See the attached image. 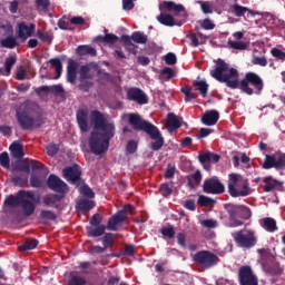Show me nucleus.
<instances>
[{
  "instance_id": "nucleus-1",
  "label": "nucleus",
  "mask_w": 285,
  "mask_h": 285,
  "mask_svg": "<svg viewBox=\"0 0 285 285\" xmlns=\"http://www.w3.org/2000/svg\"><path fill=\"white\" fill-rule=\"evenodd\" d=\"M210 75L216 81L226 83L227 88L240 90L249 97H252V95H262L264 90V79H262L259 75L248 71L245 73V77L239 80V71L233 67L230 68V65L222 59L217 60Z\"/></svg>"
},
{
  "instance_id": "nucleus-2",
  "label": "nucleus",
  "mask_w": 285,
  "mask_h": 285,
  "mask_svg": "<svg viewBox=\"0 0 285 285\" xmlns=\"http://www.w3.org/2000/svg\"><path fill=\"white\" fill-rule=\"evenodd\" d=\"M94 124V130L89 137V148L94 155H104L110 148V139L115 137V124L108 121L106 116L99 110H92L90 114Z\"/></svg>"
},
{
  "instance_id": "nucleus-3",
  "label": "nucleus",
  "mask_w": 285,
  "mask_h": 285,
  "mask_svg": "<svg viewBox=\"0 0 285 285\" xmlns=\"http://www.w3.org/2000/svg\"><path fill=\"white\" fill-rule=\"evenodd\" d=\"M128 121L130 126H132L134 130H141L142 132H146V135H148L150 139L154 140V142L150 144L151 150L157 153L161 150V148H164V144L166 140L164 139V136H161V131H159V128H157V126L141 118L139 114H129Z\"/></svg>"
},
{
  "instance_id": "nucleus-4",
  "label": "nucleus",
  "mask_w": 285,
  "mask_h": 285,
  "mask_svg": "<svg viewBox=\"0 0 285 285\" xmlns=\"http://www.w3.org/2000/svg\"><path fill=\"white\" fill-rule=\"evenodd\" d=\"M225 210L228 213L229 228L244 226V220L242 219H250V217H253V212H250V208L245 205L226 204Z\"/></svg>"
},
{
  "instance_id": "nucleus-5",
  "label": "nucleus",
  "mask_w": 285,
  "mask_h": 285,
  "mask_svg": "<svg viewBox=\"0 0 285 285\" xmlns=\"http://www.w3.org/2000/svg\"><path fill=\"white\" fill-rule=\"evenodd\" d=\"M228 193L230 197H248L250 195V186L248 180L239 174H229Z\"/></svg>"
},
{
  "instance_id": "nucleus-6",
  "label": "nucleus",
  "mask_w": 285,
  "mask_h": 285,
  "mask_svg": "<svg viewBox=\"0 0 285 285\" xmlns=\"http://www.w3.org/2000/svg\"><path fill=\"white\" fill-rule=\"evenodd\" d=\"M30 115H32V105L30 102L22 104L16 110V118L22 130H31L35 126V118Z\"/></svg>"
},
{
  "instance_id": "nucleus-7",
  "label": "nucleus",
  "mask_w": 285,
  "mask_h": 285,
  "mask_svg": "<svg viewBox=\"0 0 285 285\" xmlns=\"http://www.w3.org/2000/svg\"><path fill=\"white\" fill-rule=\"evenodd\" d=\"M232 237L238 248H253L257 244V236L253 229H240L233 233Z\"/></svg>"
},
{
  "instance_id": "nucleus-8",
  "label": "nucleus",
  "mask_w": 285,
  "mask_h": 285,
  "mask_svg": "<svg viewBox=\"0 0 285 285\" xmlns=\"http://www.w3.org/2000/svg\"><path fill=\"white\" fill-rule=\"evenodd\" d=\"M26 193L31 194V196L22 195L20 200V208L24 217H30L35 215V210H37V204L41 200V198L36 196L32 190H26Z\"/></svg>"
},
{
  "instance_id": "nucleus-9",
  "label": "nucleus",
  "mask_w": 285,
  "mask_h": 285,
  "mask_svg": "<svg viewBox=\"0 0 285 285\" xmlns=\"http://www.w3.org/2000/svg\"><path fill=\"white\" fill-rule=\"evenodd\" d=\"M203 193H206V195H224L226 187L219 180V177L213 176L204 180Z\"/></svg>"
},
{
  "instance_id": "nucleus-10",
  "label": "nucleus",
  "mask_w": 285,
  "mask_h": 285,
  "mask_svg": "<svg viewBox=\"0 0 285 285\" xmlns=\"http://www.w3.org/2000/svg\"><path fill=\"white\" fill-rule=\"evenodd\" d=\"M195 264L203 266V268H213V266H217V255H215L210 250H200L194 255Z\"/></svg>"
},
{
  "instance_id": "nucleus-11",
  "label": "nucleus",
  "mask_w": 285,
  "mask_h": 285,
  "mask_svg": "<svg viewBox=\"0 0 285 285\" xmlns=\"http://www.w3.org/2000/svg\"><path fill=\"white\" fill-rule=\"evenodd\" d=\"M238 278L240 285H259L257 276L253 273V268L248 265L238 269Z\"/></svg>"
},
{
  "instance_id": "nucleus-12",
  "label": "nucleus",
  "mask_w": 285,
  "mask_h": 285,
  "mask_svg": "<svg viewBox=\"0 0 285 285\" xmlns=\"http://www.w3.org/2000/svg\"><path fill=\"white\" fill-rule=\"evenodd\" d=\"M263 168L264 170H271V168H276V170H279L285 168V160H283V158L277 154L266 155L263 163Z\"/></svg>"
},
{
  "instance_id": "nucleus-13",
  "label": "nucleus",
  "mask_w": 285,
  "mask_h": 285,
  "mask_svg": "<svg viewBox=\"0 0 285 285\" xmlns=\"http://www.w3.org/2000/svg\"><path fill=\"white\" fill-rule=\"evenodd\" d=\"M62 177L67 179V181H71V184H77V181H81V167H79V165L77 164L66 167L62 170Z\"/></svg>"
},
{
  "instance_id": "nucleus-14",
  "label": "nucleus",
  "mask_w": 285,
  "mask_h": 285,
  "mask_svg": "<svg viewBox=\"0 0 285 285\" xmlns=\"http://www.w3.org/2000/svg\"><path fill=\"white\" fill-rule=\"evenodd\" d=\"M47 186L55 193H66L68 190V184L63 181L59 176L51 174L47 179Z\"/></svg>"
},
{
  "instance_id": "nucleus-15",
  "label": "nucleus",
  "mask_w": 285,
  "mask_h": 285,
  "mask_svg": "<svg viewBox=\"0 0 285 285\" xmlns=\"http://www.w3.org/2000/svg\"><path fill=\"white\" fill-rule=\"evenodd\" d=\"M127 99H129V101H135L136 104H139V106L148 104V96L146 95V92H144V90L137 87L130 88L127 91Z\"/></svg>"
},
{
  "instance_id": "nucleus-16",
  "label": "nucleus",
  "mask_w": 285,
  "mask_h": 285,
  "mask_svg": "<svg viewBox=\"0 0 285 285\" xmlns=\"http://www.w3.org/2000/svg\"><path fill=\"white\" fill-rule=\"evenodd\" d=\"M222 159L219 154L213 151H207L198 155V161L204 165L205 170H210V165L207 164H217Z\"/></svg>"
},
{
  "instance_id": "nucleus-17",
  "label": "nucleus",
  "mask_w": 285,
  "mask_h": 285,
  "mask_svg": "<svg viewBox=\"0 0 285 285\" xmlns=\"http://www.w3.org/2000/svg\"><path fill=\"white\" fill-rule=\"evenodd\" d=\"M88 109L80 107L76 112L77 124L81 132H88Z\"/></svg>"
},
{
  "instance_id": "nucleus-18",
  "label": "nucleus",
  "mask_w": 285,
  "mask_h": 285,
  "mask_svg": "<svg viewBox=\"0 0 285 285\" xmlns=\"http://www.w3.org/2000/svg\"><path fill=\"white\" fill-rule=\"evenodd\" d=\"M127 219L128 217L126 216V212L119 210L108 219L107 229L117 230V226H119V224H124Z\"/></svg>"
},
{
  "instance_id": "nucleus-19",
  "label": "nucleus",
  "mask_w": 285,
  "mask_h": 285,
  "mask_svg": "<svg viewBox=\"0 0 285 285\" xmlns=\"http://www.w3.org/2000/svg\"><path fill=\"white\" fill-rule=\"evenodd\" d=\"M23 195H27L28 197H31V194L26 193V190L21 189L17 193V195H10L4 199V206H10L11 208H17V206H20L21 199Z\"/></svg>"
},
{
  "instance_id": "nucleus-20",
  "label": "nucleus",
  "mask_w": 285,
  "mask_h": 285,
  "mask_svg": "<svg viewBox=\"0 0 285 285\" xmlns=\"http://www.w3.org/2000/svg\"><path fill=\"white\" fill-rule=\"evenodd\" d=\"M159 10H167V12H173L175 17H177L180 12H185L186 8H184L183 4H177L173 1H164L160 4Z\"/></svg>"
},
{
  "instance_id": "nucleus-21",
  "label": "nucleus",
  "mask_w": 285,
  "mask_h": 285,
  "mask_svg": "<svg viewBox=\"0 0 285 285\" xmlns=\"http://www.w3.org/2000/svg\"><path fill=\"white\" fill-rule=\"evenodd\" d=\"M35 28H36L35 23H31L30 26H28L26 24V22H21L18 29L19 39H22V41H26L28 37H32V35H35Z\"/></svg>"
},
{
  "instance_id": "nucleus-22",
  "label": "nucleus",
  "mask_w": 285,
  "mask_h": 285,
  "mask_svg": "<svg viewBox=\"0 0 285 285\" xmlns=\"http://www.w3.org/2000/svg\"><path fill=\"white\" fill-rule=\"evenodd\" d=\"M77 68H79V62L69 59L67 65V81L69 83H76L77 81Z\"/></svg>"
},
{
  "instance_id": "nucleus-23",
  "label": "nucleus",
  "mask_w": 285,
  "mask_h": 285,
  "mask_svg": "<svg viewBox=\"0 0 285 285\" xmlns=\"http://www.w3.org/2000/svg\"><path fill=\"white\" fill-rule=\"evenodd\" d=\"M36 95L41 97V92H51V95H62L65 92L63 86L61 85H53V86H41L35 89Z\"/></svg>"
},
{
  "instance_id": "nucleus-24",
  "label": "nucleus",
  "mask_w": 285,
  "mask_h": 285,
  "mask_svg": "<svg viewBox=\"0 0 285 285\" xmlns=\"http://www.w3.org/2000/svg\"><path fill=\"white\" fill-rule=\"evenodd\" d=\"M219 121V111L212 109L206 111L202 117V122L205 126H215Z\"/></svg>"
},
{
  "instance_id": "nucleus-25",
  "label": "nucleus",
  "mask_w": 285,
  "mask_h": 285,
  "mask_svg": "<svg viewBox=\"0 0 285 285\" xmlns=\"http://www.w3.org/2000/svg\"><path fill=\"white\" fill-rule=\"evenodd\" d=\"M107 228L106 225L86 226L87 237H101V235H106Z\"/></svg>"
},
{
  "instance_id": "nucleus-26",
  "label": "nucleus",
  "mask_w": 285,
  "mask_h": 285,
  "mask_svg": "<svg viewBox=\"0 0 285 285\" xmlns=\"http://www.w3.org/2000/svg\"><path fill=\"white\" fill-rule=\"evenodd\" d=\"M232 12L235 14V17H244L246 12H247V17H255V14H257V12L242 4H234L232 7Z\"/></svg>"
},
{
  "instance_id": "nucleus-27",
  "label": "nucleus",
  "mask_w": 285,
  "mask_h": 285,
  "mask_svg": "<svg viewBox=\"0 0 285 285\" xmlns=\"http://www.w3.org/2000/svg\"><path fill=\"white\" fill-rule=\"evenodd\" d=\"M179 128H181V121H179V118H177V115L168 114L167 115V129L170 132H175V130H179Z\"/></svg>"
},
{
  "instance_id": "nucleus-28",
  "label": "nucleus",
  "mask_w": 285,
  "mask_h": 285,
  "mask_svg": "<svg viewBox=\"0 0 285 285\" xmlns=\"http://www.w3.org/2000/svg\"><path fill=\"white\" fill-rule=\"evenodd\" d=\"M120 41H121V43H122V46H124V48H125V50H127V52H130L131 55H137V45H135V43H132L131 41H130V36H128V35H122L121 37H120Z\"/></svg>"
},
{
  "instance_id": "nucleus-29",
  "label": "nucleus",
  "mask_w": 285,
  "mask_h": 285,
  "mask_svg": "<svg viewBox=\"0 0 285 285\" xmlns=\"http://www.w3.org/2000/svg\"><path fill=\"white\" fill-rule=\"evenodd\" d=\"M129 38L131 42L134 41V43H139L140 46L148 43V36L142 31H134Z\"/></svg>"
},
{
  "instance_id": "nucleus-30",
  "label": "nucleus",
  "mask_w": 285,
  "mask_h": 285,
  "mask_svg": "<svg viewBox=\"0 0 285 285\" xmlns=\"http://www.w3.org/2000/svg\"><path fill=\"white\" fill-rule=\"evenodd\" d=\"M263 223H261L262 228L267 230V233H275L277 230V220L274 218L267 217L262 219Z\"/></svg>"
},
{
  "instance_id": "nucleus-31",
  "label": "nucleus",
  "mask_w": 285,
  "mask_h": 285,
  "mask_svg": "<svg viewBox=\"0 0 285 285\" xmlns=\"http://www.w3.org/2000/svg\"><path fill=\"white\" fill-rule=\"evenodd\" d=\"M92 208H95V202L86 198L78 200L76 205L77 210H82L85 213L92 210Z\"/></svg>"
},
{
  "instance_id": "nucleus-32",
  "label": "nucleus",
  "mask_w": 285,
  "mask_h": 285,
  "mask_svg": "<svg viewBox=\"0 0 285 285\" xmlns=\"http://www.w3.org/2000/svg\"><path fill=\"white\" fill-rule=\"evenodd\" d=\"M189 188H197L202 184V171L196 170L187 177Z\"/></svg>"
},
{
  "instance_id": "nucleus-33",
  "label": "nucleus",
  "mask_w": 285,
  "mask_h": 285,
  "mask_svg": "<svg viewBox=\"0 0 285 285\" xmlns=\"http://www.w3.org/2000/svg\"><path fill=\"white\" fill-rule=\"evenodd\" d=\"M9 149L11 151L12 157H14V159H21L24 155L23 145L19 142H12Z\"/></svg>"
},
{
  "instance_id": "nucleus-34",
  "label": "nucleus",
  "mask_w": 285,
  "mask_h": 285,
  "mask_svg": "<svg viewBox=\"0 0 285 285\" xmlns=\"http://www.w3.org/2000/svg\"><path fill=\"white\" fill-rule=\"evenodd\" d=\"M39 246V240L32 238L27 239L22 245L18 246L20 253H26V250H35Z\"/></svg>"
},
{
  "instance_id": "nucleus-35",
  "label": "nucleus",
  "mask_w": 285,
  "mask_h": 285,
  "mask_svg": "<svg viewBox=\"0 0 285 285\" xmlns=\"http://www.w3.org/2000/svg\"><path fill=\"white\" fill-rule=\"evenodd\" d=\"M157 21L160 22L161 26H167L168 28L175 26V18L168 13H160L157 16Z\"/></svg>"
},
{
  "instance_id": "nucleus-36",
  "label": "nucleus",
  "mask_w": 285,
  "mask_h": 285,
  "mask_svg": "<svg viewBox=\"0 0 285 285\" xmlns=\"http://www.w3.org/2000/svg\"><path fill=\"white\" fill-rule=\"evenodd\" d=\"M194 87H196V90H198L202 97H208V88H210V85H208V82H206L205 80L194 81Z\"/></svg>"
},
{
  "instance_id": "nucleus-37",
  "label": "nucleus",
  "mask_w": 285,
  "mask_h": 285,
  "mask_svg": "<svg viewBox=\"0 0 285 285\" xmlns=\"http://www.w3.org/2000/svg\"><path fill=\"white\" fill-rule=\"evenodd\" d=\"M263 183L265 184L263 186L265 193H271L274 188H277V186H282V184L278 180H273L272 177H265L263 179Z\"/></svg>"
},
{
  "instance_id": "nucleus-38",
  "label": "nucleus",
  "mask_w": 285,
  "mask_h": 285,
  "mask_svg": "<svg viewBox=\"0 0 285 285\" xmlns=\"http://www.w3.org/2000/svg\"><path fill=\"white\" fill-rule=\"evenodd\" d=\"M49 63L51 68H55L56 70V79H59L61 77V72H63V63L61 62V59L52 58L49 60Z\"/></svg>"
},
{
  "instance_id": "nucleus-39",
  "label": "nucleus",
  "mask_w": 285,
  "mask_h": 285,
  "mask_svg": "<svg viewBox=\"0 0 285 285\" xmlns=\"http://www.w3.org/2000/svg\"><path fill=\"white\" fill-rule=\"evenodd\" d=\"M49 63L51 68H55L56 70V79H59L61 77V72H63V63L61 62V59L52 58L49 60Z\"/></svg>"
},
{
  "instance_id": "nucleus-40",
  "label": "nucleus",
  "mask_w": 285,
  "mask_h": 285,
  "mask_svg": "<svg viewBox=\"0 0 285 285\" xmlns=\"http://www.w3.org/2000/svg\"><path fill=\"white\" fill-rule=\"evenodd\" d=\"M0 43L2 48H9V50H13V48H17L19 46L14 36H8L7 38L2 39Z\"/></svg>"
},
{
  "instance_id": "nucleus-41",
  "label": "nucleus",
  "mask_w": 285,
  "mask_h": 285,
  "mask_svg": "<svg viewBox=\"0 0 285 285\" xmlns=\"http://www.w3.org/2000/svg\"><path fill=\"white\" fill-rule=\"evenodd\" d=\"M197 204L199 206H202L203 208H208V206H213V204H217V202H215V199H213L208 196L199 195Z\"/></svg>"
},
{
  "instance_id": "nucleus-42",
  "label": "nucleus",
  "mask_w": 285,
  "mask_h": 285,
  "mask_svg": "<svg viewBox=\"0 0 285 285\" xmlns=\"http://www.w3.org/2000/svg\"><path fill=\"white\" fill-rule=\"evenodd\" d=\"M57 202H61V196L57 194H48L43 197V204L46 206H53Z\"/></svg>"
},
{
  "instance_id": "nucleus-43",
  "label": "nucleus",
  "mask_w": 285,
  "mask_h": 285,
  "mask_svg": "<svg viewBox=\"0 0 285 285\" xmlns=\"http://www.w3.org/2000/svg\"><path fill=\"white\" fill-rule=\"evenodd\" d=\"M115 244V235L112 233H107L102 237V246L108 250V248H112Z\"/></svg>"
},
{
  "instance_id": "nucleus-44",
  "label": "nucleus",
  "mask_w": 285,
  "mask_h": 285,
  "mask_svg": "<svg viewBox=\"0 0 285 285\" xmlns=\"http://www.w3.org/2000/svg\"><path fill=\"white\" fill-rule=\"evenodd\" d=\"M88 79H92V75L90 73V67L88 65H82L80 67V81H86Z\"/></svg>"
},
{
  "instance_id": "nucleus-45",
  "label": "nucleus",
  "mask_w": 285,
  "mask_h": 285,
  "mask_svg": "<svg viewBox=\"0 0 285 285\" xmlns=\"http://www.w3.org/2000/svg\"><path fill=\"white\" fill-rule=\"evenodd\" d=\"M13 186H19L20 188H26L28 186V176H14L12 177Z\"/></svg>"
},
{
  "instance_id": "nucleus-46",
  "label": "nucleus",
  "mask_w": 285,
  "mask_h": 285,
  "mask_svg": "<svg viewBox=\"0 0 285 285\" xmlns=\"http://www.w3.org/2000/svg\"><path fill=\"white\" fill-rule=\"evenodd\" d=\"M14 63H17V57L10 56L6 59L4 68H6L7 77L10 76V72H12V66H14Z\"/></svg>"
},
{
  "instance_id": "nucleus-47",
  "label": "nucleus",
  "mask_w": 285,
  "mask_h": 285,
  "mask_svg": "<svg viewBox=\"0 0 285 285\" xmlns=\"http://www.w3.org/2000/svg\"><path fill=\"white\" fill-rule=\"evenodd\" d=\"M160 233L163 234V237H168V239L175 238V226L169 225L167 227H163L160 229Z\"/></svg>"
},
{
  "instance_id": "nucleus-48",
  "label": "nucleus",
  "mask_w": 285,
  "mask_h": 285,
  "mask_svg": "<svg viewBox=\"0 0 285 285\" xmlns=\"http://www.w3.org/2000/svg\"><path fill=\"white\" fill-rule=\"evenodd\" d=\"M40 219H48L49 222H57V214L52 210H45L40 212Z\"/></svg>"
},
{
  "instance_id": "nucleus-49",
  "label": "nucleus",
  "mask_w": 285,
  "mask_h": 285,
  "mask_svg": "<svg viewBox=\"0 0 285 285\" xmlns=\"http://www.w3.org/2000/svg\"><path fill=\"white\" fill-rule=\"evenodd\" d=\"M228 46L233 50H246V48H248V43H246L244 41H233V40H229L228 41Z\"/></svg>"
},
{
  "instance_id": "nucleus-50",
  "label": "nucleus",
  "mask_w": 285,
  "mask_h": 285,
  "mask_svg": "<svg viewBox=\"0 0 285 285\" xmlns=\"http://www.w3.org/2000/svg\"><path fill=\"white\" fill-rule=\"evenodd\" d=\"M37 37L40 39V41H43L45 43H52V35L50 32H42L41 30L37 31Z\"/></svg>"
},
{
  "instance_id": "nucleus-51",
  "label": "nucleus",
  "mask_w": 285,
  "mask_h": 285,
  "mask_svg": "<svg viewBox=\"0 0 285 285\" xmlns=\"http://www.w3.org/2000/svg\"><path fill=\"white\" fill-rule=\"evenodd\" d=\"M159 190L163 197H169V195H173V186L168 183L161 184Z\"/></svg>"
},
{
  "instance_id": "nucleus-52",
  "label": "nucleus",
  "mask_w": 285,
  "mask_h": 285,
  "mask_svg": "<svg viewBox=\"0 0 285 285\" xmlns=\"http://www.w3.org/2000/svg\"><path fill=\"white\" fill-rule=\"evenodd\" d=\"M31 170H41L45 175H48V168H46V165L41 164L38 160H31Z\"/></svg>"
},
{
  "instance_id": "nucleus-53",
  "label": "nucleus",
  "mask_w": 285,
  "mask_h": 285,
  "mask_svg": "<svg viewBox=\"0 0 285 285\" xmlns=\"http://www.w3.org/2000/svg\"><path fill=\"white\" fill-rule=\"evenodd\" d=\"M30 185H31V188H41V186H43V181L39 176H37V174H31Z\"/></svg>"
},
{
  "instance_id": "nucleus-54",
  "label": "nucleus",
  "mask_w": 285,
  "mask_h": 285,
  "mask_svg": "<svg viewBox=\"0 0 285 285\" xmlns=\"http://www.w3.org/2000/svg\"><path fill=\"white\" fill-rule=\"evenodd\" d=\"M0 166L2 168H10V156L7 151L0 154Z\"/></svg>"
},
{
  "instance_id": "nucleus-55",
  "label": "nucleus",
  "mask_w": 285,
  "mask_h": 285,
  "mask_svg": "<svg viewBox=\"0 0 285 285\" xmlns=\"http://www.w3.org/2000/svg\"><path fill=\"white\" fill-rule=\"evenodd\" d=\"M271 55H272V57H274L278 61H285V52L282 51V49L272 48Z\"/></svg>"
},
{
  "instance_id": "nucleus-56",
  "label": "nucleus",
  "mask_w": 285,
  "mask_h": 285,
  "mask_svg": "<svg viewBox=\"0 0 285 285\" xmlns=\"http://www.w3.org/2000/svg\"><path fill=\"white\" fill-rule=\"evenodd\" d=\"M252 63L254 66H261L262 68H266V66H268V60L266 59V57H254L252 59Z\"/></svg>"
},
{
  "instance_id": "nucleus-57",
  "label": "nucleus",
  "mask_w": 285,
  "mask_h": 285,
  "mask_svg": "<svg viewBox=\"0 0 285 285\" xmlns=\"http://www.w3.org/2000/svg\"><path fill=\"white\" fill-rule=\"evenodd\" d=\"M200 224L204 228H209V229H215L217 228V226H219V224L215 219H205V220H202Z\"/></svg>"
},
{
  "instance_id": "nucleus-58",
  "label": "nucleus",
  "mask_w": 285,
  "mask_h": 285,
  "mask_svg": "<svg viewBox=\"0 0 285 285\" xmlns=\"http://www.w3.org/2000/svg\"><path fill=\"white\" fill-rule=\"evenodd\" d=\"M101 222H104V216L101 214H94L89 220V226H101Z\"/></svg>"
},
{
  "instance_id": "nucleus-59",
  "label": "nucleus",
  "mask_w": 285,
  "mask_h": 285,
  "mask_svg": "<svg viewBox=\"0 0 285 285\" xmlns=\"http://www.w3.org/2000/svg\"><path fill=\"white\" fill-rule=\"evenodd\" d=\"M68 285H86V278L83 276H72Z\"/></svg>"
},
{
  "instance_id": "nucleus-60",
  "label": "nucleus",
  "mask_w": 285,
  "mask_h": 285,
  "mask_svg": "<svg viewBox=\"0 0 285 285\" xmlns=\"http://www.w3.org/2000/svg\"><path fill=\"white\" fill-rule=\"evenodd\" d=\"M26 75H27L26 67L20 66V67L17 68L16 79L18 81H23V79H26Z\"/></svg>"
},
{
  "instance_id": "nucleus-61",
  "label": "nucleus",
  "mask_w": 285,
  "mask_h": 285,
  "mask_svg": "<svg viewBox=\"0 0 285 285\" xmlns=\"http://www.w3.org/2000/svg\"><path fill=\"white\" fill-rule=\"evenodd\" d=\"M117 41H119V37H117L114 33H106L104 36V43H117Z\"/></svg>"
},
{
  "instance_id": "nucleus-62",
  "label": "nucleus",
  "mask_w": 285,
  "mask_h": 285,
  "mask_svg": "<svg viewBox=\"0 0 285 285\" xmlns=\"http://www.w3.org/2000/svg\"><path fill=\"white\" fill-rule=\"evenodd\" d=\"M38 8H41L42 12H48L50 8V0H36Z\"/></svg>"
},
{
  "instance_id": "nucleus-63",
  "label": "nucleus",
  "mask_w": 285,
  "mask_h": 285,
  "mask_svg": "<svg viewBox=\"0 0 285 285\" xmlns=\"http://www.w3.org/2000/svg\"><path fill=\"white\" fill-rule=\"evenodd\" d=\"M126 150L129 155H135V153H137V141L135 140H129L127 142V147Z\"/></svg>"
},
{
  "instance_id": "nucleus-64",
  "label": "nucleus",
  "mask_w": 285,
  "mask_h": 285,
  "mask_svg": "<svg viewBox=\"0 0 285 285\" xmlns=\"http://www.w3.org/2000/svg\"><path fill=\"white\" fill-rule=\"evenodd\" d=\"M202 28L204 30H215V24L213 23V20H210L209 18L204 19L202 22Z\"/></svg>"
}]
</instances>
